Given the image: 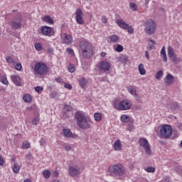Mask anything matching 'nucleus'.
<instances>
[{"mask_svg":"<svg viewBox=\"0 0 182 182\" xmlns=\"http://www.w3.org/2000/svg\"><path fill=\"white\" fill-rule=\"evenodd\" d=\"M75 119L78 127H80V129H83L84 130L90 129L91 124H93L92 119L86 117L82 112H77L75 114Z\"/></svg>","mask_w":182,"mask_h":182,"instance_id":"1","label":"nucleus"},{"mask_svg":"<svg viewBox=\"0 0 182 182\" xmlns=\"http://www.w3.org/2000/svg\"><path fill=\"white\" fill-rule=\"evenodd\" d=\"M80 48L82 51V55L84 58L89 59L92 58V55H93V48H92V45L89 41L84 40L80 43Z\"/></svg>","mask_w":182,"mask_h":182,"instance_id":"2","label":"nucleus"},{"mask_svg":"<svg viewBox=\"0 0 182 182\" xmlns=\"http://www.w3.org/2000/svg\"><path fill=\"white\" fill-rule=\"evenodd\" d=\"M48 73V65L43 62L36 63L33 69L35 76H45Z\"/></svg>","mask_w":182,"mask_h":182,"instance_id":"3","label":"nucleus"},{"mask_svg":"<svg viewBox=\"0 0 182 182\" xmlns=\"http://www.w3.org/2000/svg\"><path fill=\"white\" fill-rule=\"evenodd\" d=\"M109 173L112 174H115V176H124L126 173V170L124 169V166L120 164H117L115 165H112L108 168Z\"/></svg>","mask_w":182,"mask_h":182,"instance_id":"4","label":"nucleus"},{"mask_svg":"<svg viewBox=\"0 0 182 182\" xmlns=\"http://www.w3.org/2000/svg\"><path fill=\"white\" fill-rule=\"evenodd\" d=\"M159 134L161 139H168L173 134V128L168 124H164L160 128Z\"/></svg>","mask_w":182,"mask_h":182,"instance_id":"5","label":"nucleus"},{"mask_svg":"<svg viewBox=\"0 0 182 182\" xmlns=\"http://www.w3.org/2000/svg\"><path fill=\"white\" fill-rule=\"evenodd\" d=\"M144 31L147 33V35H153L154 32H156V29H157V26L154 23V21L148 20L144 24Z\"/></svg>","mask_w":182,"mask_h":182,"instance_id":"6","label":"nucleus"},{"mask_svg":"<svg viewBox=\"0 0 182 182\" xmlns=\"http://www.w3.org/2000/svg\"><path fill=\"white\" fill-rule=\"evenodd\" d=\"M114 107L117 110H130V107H132V104L129 102V100H124L119 102H114Z\"/></svg>","mask_w":182,"mask_h":182,"instance_id":"7","label":"nucleus"},{"mask_svg":"<svg viewBox=\"0 0 182 182\" xmlns=\"http://www.w3.org/2000/svg\"><path fill=\"white\" fill-rule=\"evenodd\" d=\"M139 146L141 149H143L147 154V156H151V148L150 147V144H149V141L146 139V138H140L138 141Z\"/></svg>","mask_w":182,"mask_h":182,"instance_id":"8","label":"nucleus"},{"mask_svg":"<svg viewBox=\"0 0 182 182\" xmlns=\"http://www.w3.org/2000/svg\"><path fill=\"white\" fill-rule=\"evenodd\" d=\"M96 68L98 69V70H102V72H109L112 68V63L109 60L105 59L99 62L96 65Z\"/></svg>","mask_w":182,"mask_h":182,"instance_id":"9","label":"nucleus"},{"mask_svg":"<svg viewBox=\"0 0 182 182\" xmlns=\"http://www.w3.org/2000/svg\"><path fill=\"white\" fill-rule=\"evenodd\" d=\"M40 33L43 36H53L55 35V30L48 26H43L40 28Z\"/></svg>","mask_w":182,"mask_h":182,"instance_id":"10","label":"nucleus"},{"mask_svg":"<svg viewBox=\"0 0 182 182\" xmlns=\"http://www.w3.org/2000/svg\"><path fill=\"white\" fill-rule=\"evenodd\" d=\"M22 17L21 16H17L15 17L14 21L11 23V26L14 31L22 28Z\"/></svg>","mask_w":182,"mask_h":182,"instance_id":"11","label":"nucleus"},{"mask_svg":"<svg viewBox=\"0 0 182 182\" xmlns=\"http://www.w3.org/2000/svg\"><path fill=\"white\" fill-rule=\"evenodd\" d=\"M75 21L78 25H83L85 19L83 18V11L81 9H77L75 11Z\"/></svg>","mask_w":182,"mask_h":182,"instance_id":"12","label":"nucleus"},{"mask_svg":"<svg viewBox=\"0 0 182 182\" xmlns=\"http://www.w3.org/2000/svg\"><path fill=\"white\" fill-rule=\"evenodd\" d=\"M68 173L71 177H76V176L80 174V168L75 166H71L68 168Z\"/></svg>","mask_w":182,"mask_h":182,"instance_id":"13","label":"nucleus"},{"mask_svg":"<svg viewBox=\"0 0 182 182\" xmlns=\"http://www.w3.org/2000/svg\"><path fill=\"white\" fill-rule=\"evenodd\" d=\"M61 39L63 43H65V45H70L73 42V38L68 33L62 34Z\"/></svg>","mask_w":182,"mask_h":182,"instance_id":"14","label":"nucleus"},{"mask_svg":"<svg viewBox=\"0 0 182 182\" xmlns=\"http://www.w3.org/2000/svg\"><path fill=\"white\" fill-rule=\"evenodd\" d=\"M168 56L171 59V60H173V62L176 63L178 60L176 53H174V49H173V47L171 46L168 47Z\"/></svg>","mask_w":182,"mask_h":182,"instance_id":"15","label":"nucleus"},{"mask_svg":"<svg viewBox=\"0 0 182 182\" xmlns=\"http://www.w3.org/2000/svg\"><path fill=\"white\" fill-rule=\"evenodd\" d=\"M11 80L14 83V85H16V86H22V82H21L22 79L21 78V77H19V75H11Z\"/></svg>","mask_w":182,"mask_h":182,"instance_id":"16","label":"nucleus"},{"mask_svg":"<svg viewBox=\"0 0 182 182\" xmlns=\"http://www.w3.org/2000/svg\"><path fill=\"white\" fill-rule=\"evenodd\" d=\"M118 62H120L121 63H123V65H126L127 62H129V56L124 54H121L118 57Z\"/></svg>","mask_w":182,"mask_h":182,"instance_id":"17","label":"nucleus"},{"mask_svg":"<svg viewBox=\"0 0 182 182\" xmlns=\"http://www.w3.org/2000/svg\"><path fill=\"white\" fill-rule=\"evenodd\" d=\"M117 23L119 28H122V29H124L125 31H127V26L129 24L126 23V21H124L123 19L119 18L117 21Z\"/></svg>","mask_w":182,"mask_h":182,"instance_id":"18","label":"nucleus"},{"mask_svg":"<svg viewBox=\"0 0 182 182\" xmlns=\"http://www.w3.org/2000/svg\"><path fill=\"white\" fill-rule=\"evenodd\" d=\"M113 149L115 151H122V141H120L119 139L114 142Z\"/></svg>","mask_w":182,"mask_h":182,"instance_id":"19","label":"nucleus"},{"mask_svg":"<svg viewBox=\"0 0 182 182\" xmlns=\"http://www.w3.org/2000/svg\"><path fill=\"white\" fill-rule=\"evenodd\" d=\"M166 85H172L174 82V77L171 74H168L164 78Z\"/></svg>","mask_w":182,"mask_h":182,"instance_id":"20","label":"nucleus"},{"mask_svg":"<svg viewBox=\"0 0 182 182\" xmlns=\"http://www.w3.org/2000/svg\"><path fill=\"white\" fill-rule=\"evenodd\" d=\"M78 82L81 89H86L87 87V80H86V78L82 77Z\"/></svg>","mask_w":182,"mask_h":182,"instance_id":"21","label":"nucleus"},{"mask_svg":"<svg viewBox=\"0 0 182 182\" xmlns=\"http://www.w3.org/2000/svg\"><path fill=\"white\" fill-rule=\"evenodd\" d=\"M41 21L48 25H53V19L49 16H44L41 18Z\"/></svg>","mask_w":182,"mask_h":182,"instance_id":"22","label":"nucleus"},{"mask_svg":"<svg viewBox=\"0 0 182 182\" xmlns=\"http://www.w3.org/2000/svg\"><path fill=\"white\" fill-rule=\"evenodd\" d=\"M11 168L13 170V173H15V174H18L19 173V170H21V165L18 164L17 162H14L12 164Z\"/></svg>","mask_w":182,"mask_h":182,"instance_id":"23","label":"nucleus"},{"mask_svg":"<svg viewBox=\"0 0 182 182\" xmlns=\"http://www.w3.org/2000/svg\"><path fill=\"white\" fill-rule=\"evenodd\" d=\"M127 91L129 92V93H130V95H132V96H134L136 95V94H137V90L136 89V87L132 86V85H129L127 87Z\"/></svg>","mask_w":182,"mask_h":182,"instance_id":"24","label":"nucleus"},{"mask_svg":"<svg viewBox=\"0 0 182 182\" xmlns=\"http://www.w3.org/2000/svg\"><path fill=\"white\" fill-rule=\"evenodd\" d=\"M23 100L26 103H31V102H32V95L29 94H24L23 96Z\"/></svg>","mask_w":182,"mask_h":182,"instance_id":"25","label":"nucleus"},{"mask_svg":"<svg viewBox=\"0 0 182 182\" xmlns=\"http://www.w3.org/2000/svg\"><path fill=\"white\" fill-rule=\"evenodd\" d=\"M102 117H103V115L100 112H95L94 114V119H95V122H101Z\"/></svg>","mask_w":182,"mask_h":182,"instance_id":"26","label":"nucleus"},{"mask_svg":"<svg viewBox=\"0 0 182 182\" xmlns=\"http://www.w3.org/2000/svg\"><path fill=\"white\" fill-rule=\"evenodd\" d=\"M120 119L121 122L123 123H129V122H130V117H129L127 114H122Z\"/></svg>","mask_w":182,"mask_h":182,"instance_id":"27","label":"nucleus"},{"mask_svg":"<svg viewBox=\"0 0 182 182\" xmlns=\"http://www.w3.org/2000/svg\"><path fill=\"white\" fill-rule=\"evenodd\" d=\"M138 70L139 72V74L142 76L146 75V70L144 69V65L143 64L139 65Z\"/></svg>","mask_w":182,"mask_h":182,"instance_id":"28","label":"nucleus"},{"mask_svg":"<svg viewBox=\"0 0 182 182\" xmlns=\"http://www.w3.org/2000/svg\"><path fill=\"white\" fill-rule=\"evenodd\" d=\"M63 133L65 137H72L73 136L72 131H70L69 129H63Z\"/></svg>","mask_w":182,"mask_h":182,"instance_id":"29","label":"nucleus"},{"mask_svg":"<svg viewBox=\"0 0 182 182\" xmlns=\"http://www.w3.org/2000/svg\"><path fill=\"white\" fill-rule=\"evenodd\" d=\"M129 9H131L133 12H136L139 9V6L136 3H130L129 4Z\"/></svg>","mask_w":182,"mask_h":182,"instance_id":"30","label":"nucleus"},{"mask_svg":"<svg viewBox=\"0 0 182 182\" xmlns=\"http://www.w3.org/2000/svg\"><path fill=\"white\" fill-rule=\"evenodd\" d=\"M108 39H109L111 42H113L114 43L117 42V41H119V38L118 37L117 35H112L108 37Z\"/></svg>","mask_w":182,"mask_h":182,"instance_id":"31","label":"nucleus"},{"mask_svg":"<svg viewBox=\"0 0 182 182\" xmlns=\"http://www.w3.org/2000/svg\"><path fill=\"white\" fill-rule=\"evenodd\" d=\"M154 45H156V41L150 39L149 42V46L147 47L148 50H151L153 48H154Z\"/></svg>","mask_w":182,"mask_h":182,"instance_id":"32","label":"nucleus"},{"mask_svg":"<svg viewBox=\"0 0 182 182\" xmlns=\"http://www.w3.org/2000/svg\"><path fill=\"white\" fill-rule=\"evenodd\" d=\"M161 55L163 56L164 62H167V54L166 53V49L164 48V46L161 50Z\"/></svg>","mask_w":182,"mask_h":182,"instance_id":"33","label":"nucleus"},{"mask_svg":"<svg viewBox=\"0 0 182 182\" xmlns=\"http://www.w3.org/2000/svg\"><path fill=\"white\" fill-rule=\"evenodd\" d=\"M171 109L174 112V110H177V109H180L178 104L177 102H173L171 104Z\"/></svg>","mask_w":182,"mask_h":182,"instance_id":"34","label":"nucleus"},{"mask_svg":"<svg viewBox=\"0 0 182 182\" xmlns=\"http://www.w3.org/2000/svg\"><path fill=\"white\" fill-rule=\"evenodd\" d=\"M163 70H159L156 73V75L155 76L156 79H157V80H160V79H161V77H163Z\"/></svg>","mask_w":182,"mask_h":182,"instance_id":"35","label":"nucleus"},{"mask_svg":"<svg viewBox=\"0 0 182 182\" xmlns=\"http://www.w3.org/2000/svg\"><path fill=\"white\" fill-rule=\"evenodd\" d=\"M50 174H52V173L49 170L44 171L43 172V175L45 178H49V177H50Z\"/></svg>","mask_w":182,"mask_h":182,"instance_id":"36","label":"nucleus"},{"mask_svg":"<svg viewBox=\"0 0 182 182\" xmlns=\"http://www.w3.org/2000/svg\"><path fill=\"white\" fill-rule=\"evenodd\" d=\"M6 60L7 63H11L12 65H15V63H16L14 58H12V57H11V56H7L6 58Z\"/></svg>","mask_w":182,"mask_h":182,"instance_id":"37","label":"nucleus"},{"mask_svg":"<svg viewBox=\"0 0 182 182\" xmlns=\"http://www.w3.org/2000/svg\"><path fill=\"white\" fill-rule=\"evenodd\" d=\"M30 148H31V144L28 141H25L24 142H23L22 149H26Z\"/></svg>","mask_w":182,"mask_h":182,"instance_id":"38","label":"nucleus"},{"mask_svg":"<svg viewBox=\"0 0 182 182\" xmlns=\"http://www.w3.org/2000/svg\"><path fill=\"white\" fill-rule=\"evenodd\" d=\"M14 65L16 70H18V71L22 70V64L16 62V63L14 64Z\"/></svg>","mask_w":182,"mask_h":182,"instance_id":"39","label":"nucleus"},{"mask_svg":"<svg viewBox=\"0 0 182 182\" xmlns=\"http://www.w3.org/2000/svg\"><path fill=\"white\" fill-rule=\"evenodd\" d=\"M75 70H76V67H75V65L70 64L69 66H68V71L70 73H73V72H75Z\"/></svg>","mask_w":182,"mask_h":182,"instance_id":"40","label":"nucleus"},{"mask_svg":"<svg viewBox=\"0 0 182 182\" xmlns=\"http://www.w3.org/2000/svg\"><path fill=\"white\" fill-rule=\"evenodd\" d=\"M144 170L147 173H154V171H156V168H154V167H151V166H149L147 168H145Z\"/></svg>","mask_w":182,"mask_h":182,"instance_id":"41","label":"nucleus"},{"mask_svg":"<svg viewBox=\"0 0 182 182\" xmlns=\"http://www.w3.org/2000/svg\"><path fill=\"white\" fill-rule=\"evenodd\" d=\"M1 82L3 83V85H8V79H6V76H1Z\"/></svg>","mask_w":182,"mask_h":182,"instance_id":"42","label":"nucleus"},{"mask_svg":"<svg viewBox=\"0 0 182 182\" xmlns=\"http://www.w3.org/2000/svg\"><path fill=\"white\" fill-rule=\"evenodd\" d=\"M40 121H41V119H39V117H36L33 119V124H34L35 126H38V124H39Z\"/></svg>","mask_w":182,"mask_h":182,"instance_id":"43","label":"nucleus"},{"mask_svg":"<svg viewBox=\"0 0 182 182\" xmlns=\"http://www.w3.org/2000/svg\"><path fill=\"white\" fill-rule=\"evenodd\" d=\"M127 30L128 33H134V28L132 26H127Z\"/></svg>","mask_w":182,"mask_h":182,"instance_id":"44","label":"nucleus"},{"mask_svg":"<svg viewBox=\"0 0 182 182\" xmlns=\"http://www.w3.org/2000/svg\"><path fill=\"white\" fill-rule=\"evenodd\" d=\"M34 90L37 92V93H41L43 91V87L41 86H37L34 87Z\"/></svg>","mask_w":182,"mask_h":182,"instance_id":"45","label":"nucleus"},{"mask_svg":"<svg viewBox=\"0 0 182 182\" xmlns=\"http://www.w3.org/2000/svg\"><path fill=\"white\" fill-rule=\"evenodd\" d=\"M115 50H116L117 52H123V46L119 44V45L117 46Z\"/></svg>","mask_w":182,"mask_h":182,"instance_id":"46","label":"nucleus"},{"mask_svg":"<svg viewBox=\"0 0 182 182\" xmlns=\"http://www.w3.org/2000/svg\"><path fill=\"white\" fill-rule=\"evenodd\" d=\"M34 47L36 50H42V45H41V43H36Z\"/></svg>","mask_w":182,"mask_h":182,"instance_id":"47","label":"nucleus"},{"mask_svg":"<svg viewBox=\"0 0 182 182\" xmlns=\"http://www.w3.org/2000/svg\"><path fill=\"white\" fill-rule=\"evenodd\" d=\"M65 89H68V90H72V85H70V83H65Z\"/></svg>","mask_w":182,"mask_h":182,"instance_id":"48","label":"nucleus"},{"mask_svg":"<svg viewBox=\"0 0 182 182\" xmlns=\"http://www.w3.org/2000/svg\"><path fill=\"white\" fill-rule=\"evenodd\" d=\"M51 176L53 177H59V172L54 171L52 172Z\"/></svg>","mask_w":182,"mask_h":182,"instance_id":"49","label":"nucleus"},{"mask_svg":"<svg viewBox=\"0 0 182 182\" xmlns=\"http://www.w3.org/2000/svg\"><path fill=\"white\" fill-rule=\"evenodd\" d=\"M101 21H102V23H107V22H108L107 18L105 16H103L102 17Z\"/></svg>","mask_w":182,"mask_h":182,"instance_id":"50","label":"nucleus"},{"mask_svg":"<svg viewBox=\"0 0 182 182\" xmlns=\"http://www.w3.org/2000/svg\"><path fill=\"white\" fill-rule=\"evenodd\" d=\"M45 143H46V140H45V139H41L40 140V144L41 146H45Z\"/></svg>","mask_w":182,"mask_h":182,"instance_id":"51","label":"nucleus"},{"mask_svg":"<svg viewBox=\"0 0 182 182\" xmlns=\"http://www.w3.org/2000/svg\"><path fill=\"white\" fill-rule=\"evenodd\" d=\"M72 147L70 146V145H65V149L66 150V151H70Z\"/></svg>","mask_w":182,"mask_h":182,"instance_id":"52","label":"nucleus"},{"mask_svg":"<svg viewBox=\"0 0 182 182\" xmlns=\"http://www.w3.org/2000/svg\"><path fill=\"white\" fill-rule=\"evenodd\" d=\"M162 182H171V181L170 180V178H168V176H166V177L163 179Z\"/></svg>","mask_w":182,"mask_h":182,"instance_id":"53","label":"nucleus"},{"mask_svg":"<svg viewBox=\"0 0 182 182\" xmlns=\"http://www.w3.org/2000/svg\"><path fill=\"white\" fill-rule=\"evenodd\" d=\"M67 53H69L70 55H73V50L70 49V48H67L66 50Z\"/></svg>","mask_w":182,"mask_h":182,"instance_id":"54","label":"nucleus"},{"mask_svg":"<svg viewBox=\"0 0 182 182\" xmlns=\"http://www.w3.org/2000/svg\"><path fill=\"white\" fill-rule=\"evenodd\" d=\"M55 82H57V83H62V82H63V80H62V78L60 77H58L55 79Z\"/></svg>","mask_w":182,"mask_h":182,"instance_id":"55","label":"nucleus"},{"mask_svg":"<svg viewBox=\"0 0 182 182\" xmlns=\"http://www.w3.org/2000/svg\"><path fill=\"white\" fill-rule=\"evenodd\" d=\"M173 134L174 137H176V138H177V137H178V136H180V134H178V132H173Z\"/></svg>","mask_w":182,"mask_h":182,"instance_id":"56","label":"nucleus"},{"mask_svg":"<svg viewBox=\"0 0 182 182\" xmlns=\"http://www.w3.org/2000/svg\"><path fill=\"white\" fill-rule=\"evenodd\" d=\"M145 58H146V59H150V55L149 54V51H145Z\"/></svg>","mask_w":182,"mask_h":182,"instance_id":"57","label":"nucleus"},{"mask_svg":"<svg viewBox=\"0 0 182 182\" xmlns=\"http://www.w3.org/2000/svg\"><path fill=\"white\" fill-rule=\"evenodd\" d=\"M134 97H135L136 100H140V96H139V95L137 94L134 95Z\"/></svg>","mask_w":182,"mask_h":182,"instance_id":"58","label":"nucleus"},{"mask_svg":"<svg viewBox=\"0 0 182 182\" xmlns=\"http://www.w3.org/2000/svg\"><path fill=\"white\" fill-rule=\"evenodd\" d=\"M0 166H4V159L0 156Z\"/></svg>","mask_w":182,"mask_h":182,"instance_id":"59","label":"nucleus"},{"mask_svg":"<svg viewBox=\"0 0 182 182\" xmlns=\"http://www.w3.org/2000/svg\"><path fill=\"white\" fill-rule=\"evenodd\" d=\"M100 56H101V58H106V53L102 52V53H100Z\"/></svg>","mask_w":182,"mask_h":182,"instance_id":"60","label":"nucleus"},{"mask_svg":"<svg viewBox=\"0 0 182 182\" xmlns=\"http://www.w3.org/2000/svg\"><path fill=\"white\" fill-rule=\"evenodd\" d=\"M31 156H32L31 154H27L26 155V159H31Z\"/></svg>","mask_w":182,"mask_h":182,"instance_id":"61","label":"nucleus"},{"mask_svg":"<svg viewBox=\"0 0 182 182\" xmlns=\"http://www.w3.org/2000/svg\"><path fill=\"white\" fill-rule=\"evenodd\" d=\"M23 182H31V180H29V179H26V180H24Z\"/></svg>","mask_w":182,"mask_h":182,"instance_id":"62","label":"nucleus"},{"mask_svg":"<svg viewBox=\"0 0 182 182\" xmlns=\"http://www.w3.org/2000/svg\"><path fill=\"white\" fill-rule=\"evenodd\" d=\"M11 161H12L13 164H14V163H16V162H15V159H11Z\"/></svg>","mask_w":182,"mask_h":182,"instance_id":"63","label":"nucleus"},{"mask_svg":"<svg viewBox=\"0 0 182 182\" xmlns=\"http://www.w3.org/2000/svg\"><path fill=\"white\" fill-rule=\"evenodd\" d=\"M53 182H60V181L58 180V179H55L53 181Z\"/></svg>","mask_w":182,"mask_h":182,"instance_id":"64","label":"nucleus"}]
</instances>
